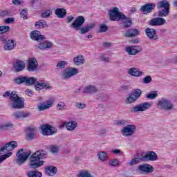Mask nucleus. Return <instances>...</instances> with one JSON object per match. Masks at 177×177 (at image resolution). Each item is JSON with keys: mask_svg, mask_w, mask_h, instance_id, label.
I'll use <instances>...</instances> for the list:
<instances>
[{"mask_svg": "<svg viewBox=\"0 0 177 177\" xmlns=\"http://www.w3.org/2000/svg\"><path fill=\"white\" fill-rule=\"evenodd\" d=\"M52 46H53L52 43L48 40H46L44 41H42L41 43H39L37 48L38 49H40V50H45L46 49H50Z\"/></svg>", "mask_w": 177, "mask_h": 177, "instance_id": "cd10ccee", "label": "nucleus"}, {"mask_svg": "<svg viewBox=\"0 0 177 177\" xmlns=\"http://www.w3.org/2000/svg\"><path fill=\"white\" fill-rule=\"evenodd\" d=\"M51 153H59L60 147L57 145H52L50 147Z\"/></svg>", "mask_w": 177, "mask_h": 177, "instance_id": "09e8293b", "label": "nucleus"}, {"mask_svg": "<svg viewBox=\"0 0 177 177\" xmlns=\"http://www.w3.org/2000/svg\"><path fill=\"white\" fill-rule=\"evenodd\" d=\"M138 100L136 97L133 96L132 93L130 94L129 97H127L126 103H133V102H136Z\"/></svg>", "mask_w": 177, "mask_h": 177, "instance_id": "79ce46f5", "label": "nucleus"}, {"mask_svg": "<svg viewBox=\"0 0 177 177\" xmlns=\"http://www.w3.org/2000/svg\"><path fill=\"white\" fill-rule=\"evenodd\" d=\"M12 156V152H9L6 154L0 156V164L3 162L6 158H9Z\"/></svg>", "mask_w": 177, "mask_h": 177, "instance_id": "c03bdc74", "label": "nucleus"}, {"mask_svg": "<svg viewBox=\"0 0 177 177\" xmlns=\"http://www.w3.org/2000/svg\"><path fill=\"white\" fill-rule=\"evenodd\" d=\"M109 17L112 21H118V20H126L123 21L124 28H128L132 26V19L127 18L124 13L118 10V8L115 7L109 12Z\"/></svg>", "mask_w": 177, "mask_h": 177, "instance_id": "f03ea898", "label": "nucleus"}, {"mask_svg": "<svg viewBox=\"0 0 177 177\" xmlns=\"http://www.w3.org/2000/svg\"><path fill=\"white\" fill-rule=\"evenodd\" d=\"M167 23L165 19L162 18V17H156L155 19H152L149 21V26H164Z\"/></svg>", "mask_w": 177, "mask_h": 177, "instance_id": "6ab92c4d", "label": "nucleus"}, {"mask_svg": "<svg viewBox=\"0 0 177 177\" xmlns=\"http://www.w3.org/2000/svg\"><path fill=\"white\" fill-rule=\"evenodd\" d=\"M66 66H67V62L66 61H59L57 64V68H60V69L65 68Z\"/></svg>", "mask_w": 177, "mask_h": 177, "instance_id": "49530a36", "label": "nucleus"}, {"mask_svg": "<svg viewBox=\"0 0 177 177\" xmlns=\"http://www.w3.org/2000/svg\"><path fill=\"white\" fill-rule=\"evenodd\" d=\"M13 67L15 73H20V71H23L26 68V62L21 60H17Z\"/></svg>", "mask_w": 177, "mask_h": 177, "instance_id": "412c9836", "label": "nucleus"}, {"mask_svg": "<svg viewBox=\"0 0 177 177\" xmlns=\"http://www.w3.org/2000/svg\"><path fill=\"white\" fill-rule=\"evenodd\" d=\"M127 74L131 77H142V75H145L144 72L140 71V70L136 68H129L127 71Z\"/></svg>", "mask_w": 177, "mask_h": 177, "instance_id": "b1692460", "label": "nucleus"}, {"mask_svg": "<svg viewBox=\"0 0 177 177\" xmlns=\"http://www.w3.org/2000/svg\"><path fill=\"white\" fill-rule=\"evenodd\" d=\"M10 11L6 10H3L0 12V16H1L2 17H5V16H10Z\"/></svg>", "mask_w": 177, "mask_h": 177, "instance_id": "4d7b16f0", "label": "nucleus"}, {"mask_svg": "<svg viewBox=\"0 0 177 177\" xmlns=\"http://www.w3.org/2000/svg\"><path fill=\"white\" fill-rule=\"evenodd\" d=\"M152 79H151V76L150 75H147L146 77H145L142 80V82L143 84H150V82H151Z\"/></svg>", "mask_w": 177, "mask_h": 177, "instance_id": "603ef678", "label": "nucleus"}, {"mask_svg": "<svg viewBox=\"0 0 177 177\" xmlns=\"http://www.w3.org/2000/svg\"><path fill=\"white\" fill-rule=\"evenodd\" d=\"M118 127H127L128 125V120H121L117 122Z\"/></svg>", "mask_w": 177, "mask_h": 177, "instance_id": "de8ad7c7", "label": "nucleus"}, {"mask_svg": "<svg viewBox=\"0 0 177 177\" xmlns=\"http://www.w3.org/2000/svg\"><path fill=\"white\" fill-rule=\"evenodd\" d=\"M13 127V124L10 122L5 123L1 126V129L3 131H7V129H10Z\"/></svg>", "mask_w": 177, "mask_h": 177, "instance_id": "37998d69", "label": "nucleus"}, {"mask_svg": "<svg viewBox=\"0 0 177 177\" xmlns=\"http://www.w3.org/2000/svg\"><path fill=\"white\" fill-rule=\"evenodd\" d=\"M23 0H12V3L14 5H21Z\"/></svg>", "mask_w": 177, "mask_h": 177, "instance_id": "e2e57ef3", "label": "nucleus"}, {"mask_svg": "<svg viewBox=\"0 0 177 177\" xmlns=\"http://www.w3.org/2000/svg\"><path fill=\"white\" fill-rule=\"evenodd\" d=\"M10 30V27L9 26H0V34H5V32H8Z\"/></svg>", "mask_w": 177, "mask_h": 177, "instance_id": "8fccbe9b", "label": "nucleus"}, {"mask_svg": "<svg viewBox=\"0 0 177 177\" xmlns=\"http://www.w3.org/2000/svg\"><path fill=\"white\" fill-rule=\"evenodd\" d=\"M103 46L104 48H110L111 46V42L103 43Z\"/></svg>", "mask_w": 177, "mask_h": 177, "instance_id": "338daca9", "label": "nucleus"}, {"mask_svg": "<svg viewBox=\"0 0 177 177\" xmlns=\"http://www.w3.org/2000/svg\"><path fill=\"white\" fill-rule=\"evenodd\" d=\"M141 160L142 161H157L158 156L154 151H148Z\"/></svg>", "mask_w": 177, "mask_h": 177, "instance_id": "2eb2a0df", "label": "nucleus"}, {"mask_svg": "<svg viewBox=\"0 0 177 177\" xmlns=\"http://www.w3.org/2000/svg\"><path fill=\"white\" fill-rule=\"evenodd\" d=\"M77 74H78V69L76 68H69L61 73V78L62 80H70L71 77H74Z\"/></svg>", "mask_w": 177, "mask_h": 177, "instance_id": "ddd939ff", "label": "nucleus"}, {"mask_svg": "<svg viewBox=\"0 0 177 177\" xmlns=\"http://www.w3.org/2000/svg\"><path fill=\"white\" fill-rule=\"evenodd\" d=\"M100 59L102 60V62H105L106 63H109V62H110V58L109 57H105L103 55H100Z\"/></svg>", "mask_w": 177, "mask_h": 177, "instance_id": "680f3d73", "label": "nucleus"}, {"mask_svg": "<svg viewBox=\"0 0 177 177\" xmlns=\"http://www.w3.org/2000/svg\"><path fill=\"white\" fill-rule=\"evenodd\" d=\"M55 15H56L59 19H64V17L67 16V11H66L64 8H57L55 11Z\"/></svg>", "mask_w": 177, "mask_h": 177, "instance_id": "c85d7f7f", "label": "nucleus"}, {"mask_svg": "<svg viewBox=\"0 0 177 177\" xmlns=\"http://www.w3.org/2000/svg\"><path fill=\"white\" fill-rule=\"evenodd\" d=\"M45 174L48 176H55L57 174V167L55 166H47L45 167Z\"/></svg>", "mask_w": 177, "mask_h": 177, "instance_id": "a878e982", "label": "nucleus"}, {"mask_svg": "<svg viewBox=\"0 0 177 177\" xmlns=\"http://www.w3.org/2000/svg\"><path fill=\"white\" fill-rule=\"evenodd\" d=\"M46 151L44 150H39L35 152L29 158V167L35 169L36 168H39L44 165V158H46Z\"/></svg>", "mask_w": 177, "mask_h": 177, "instance_id": "20e7f679", "label": "nucleus"}, {"mask_svg": "<svg viewBox=\"0 0 177 177\" xmlns=\"http://www.w3.org/2000/svg\"><path fill=\"white\" fill-rule=\"evenodd\" d=\"M152 104L153 102H143L135 106H133V108H131V113H139V111H146V110H149V109L151 107Z\"/></svg>", "mask_w": 177, "mask_h": 177, "instance_id": "9b49d317", "label": "nucleus"}, {"mask_svg": "<svg viewBox=\"0 0 177 177\" xmlns=\"http://www.w3.org/2000/svg\"><path fill=\"white\" fill-rule=\"evenodd\" d=\"M57 109L59 111L66 110V109H67V105H66V103H64V102H59L57 104Z\"/></svg>", "mask_w": 177, "mask_h": 177, "instance_id": "a19ab883", "label": "nucleus"}, {"mask_svg": "<svg viewBox=\"0 0 177 177\" xmlns=\"http://www.w3.org/2000/svg\"><path fill=\"white\" fill-rule=\"evenodd\" d=\"M85 23V17L83 16H79L76 17L74 21L71 24V27H73L75 31H80V34L82 35L89 32L91 30L95 28V24H90L84 27L82 25Z\"/></svg>", "mask_w": 177, "mask_h": 177, "instance_id": "7ed1b4c3", "label": "nucleus"}, {"mask_svg": "<svg viewBox=\"0 0 177 177\" xmlns=\"http://www.w3.org/2000/svg\"><path fill=\"white\" fill-rule=\"evenodd\" d=\"M15 21V18L11 17V18H7L5 19V23H7V24H12Z\"/></svg>", "mask_w": 177, "mask_h": 177, "instance_id": "052dcab7", "label": "nucleus"}, {"mask_svg": "<svg viewBox=\"0 0 177 177\" xmlns=\"http://www.w3.org/2000/svg\"><path fill=\"white\" fill-rule=\"evenodd\" d=\"M156 8L158 10V17H167L169 16L171 5L167 0H160L157 3Z\"/></svg>", "mask_w": 177, "mask_h": 177, "instance_id": "39448f33", "label": "nucleus"}, {"mask_svg": "<svg viewBox=\"0 0 177 177\" xmlns=\"http://www.w3.org/2000/svg\"><path fill=\"white\" fill-rule=\"evenodd\" d=\"M41 17L42 19H48V17H50V10H47L43 12L41 14Z\"/></svg>", "mask_w": 177, "mask_h": 177, "instance_id": "a18cd8bd", "label": "nucleus"}, {"mask_svg": "<svg viewBox=\"0 0 177 177\" xmlns=\"http://www.w3.org/2000/svg\"><path fill=\"white\" fill-rule=\"evenodd\" d=\"M12 117L13 118H15V120H20L24 118H27V117H30V113L28 112H23V111H17L13 113L12 115Z\"/></svg>", "mask_w": 177, "mask_h": 177, "instance_id": "393cba45", "label": "nucleus"}, {"mask_svg": "<svg viewBox=\"0 0 177 177\" xmlns=\"http://www.w3.org/2000/svg\"><path fill=\"white\" fill-rule=\"evenodd\" d=\"M8 106L10 109H15V110L24 109V99L19 97L17 94H12L8 102Z\"/></svg>", "mask_w": 177, "mask_h": 177, "instance_id": "423d86ee", "label": "nucleus"}, {"mask_svg": "<svg viewBox=\"0 0 177 177\" xmlns=\"http://www.w3.org/2000/svg\"><path fill=\"white\" fill-rule=\"evenodd\" d=\"M28 177H42V173L38 171L30 170L26 173Z\"/></svg>", "mask_w": 177, "mask_h": 177, "instance_id": "72a5a7b5", "label": "nucleus"}, {"mask_svg": "<svg viewBox=\"0 0 177 177\" xmlns=\"http://www.w3.org/2000/svg\"><path fill=\"white\" fill-rule=\"evenodd\" d=\"M67 23H71L72 20H74V17L70 15L66 17Z\"/></svg>", "mask_w": 177, "mask_h": 177, "instance_id": "0e129e2a", "label": "nucleus"}, {"mask_svg": "<svg viewBox=\"0 0 177 177\" xmlns=\"http://www.w3.org/2000/svg\"><path fill=\"white\" fill-rule=\"evenodd\" d=\"M153 9H156V3H148L141 6L140 10L143 12V13H151Z\"/></svg>", "mask_w": 177, "mask_h": 177, "instance_id": "dca6fc26", "label": "nucleus"}, {"mask_svg": "<svg viewBox=\"0 0 177 177\" xmlns=\"http://www.w3.org/2000/svg\"><path fill=\"white\" fill-rule=\"evenodd\" d=\"M157 106L160 110H167V111H169V110L174 109V104H172L171 100L167 98H162L158 102Z\"/></svg>", "mask_w": 177, "mask_h": 177, "instance_id": "6e6552de", "label": "nucleus"}, {"mask_svg": "<svg viewBox=\"0 0 177 177\" xmlns=\"http://www.w3.org/2000/svg\"><path fill=\"white\" fill-rule=\"evenodd\" d=\"M145 34L147 37H149V39H158V36L157 35V32L156 29L147 28L145 30Z\"/></svg>", "mask_w": 177, "mask_h": 177, "instance_id": "5701e85b", "label": "nucleus"}, {"mask_svg": "<svg viewBox=\"0 0 177 177\" xmlns=\"http://www.w3.org/2000/svg\"><path fill=\"white\" fill-rule=\"evenodd\" d=\"M20 15H21V17H22V19H27V10H26V9L22 10Z\"/></svg>", "mask_w": 177, "mask_h": 177, "instance_id": "bf43d9fd", "label": "nucleus"}, {"mask_svg": "<svg viewBox=\"0 0 177 177\" xmlns=\"http://www.w3.org/2000/svg\"><path fill=\"white\" fill-rule=\"evenodd\" d=\"M136 132V126L135 124H128L121 129V133L125 138H129Z\"/></svg>", "mask_w": 177, "mask_h": 177, "instance_id": "9d476101", "label": "nucleus"}, {"mask_svg": "<svg viewBox=\"0 0 177 177\" xmlns=\"http://www.w3.org/2000/svg\"><path fill=\"white\" fill-rule=\"evenodd\" d=\"M30 37L33 41H42V39H46L45 35H41V32L38 30H33L30 32Z\"/></svg>", "mask_w": 177, "mask_h": 177, "instance_id": "aec40b11", "label": "nucleus"}, {"mask_svg": "<svg viewBox=\"0 0 177 177\" xmlns=\"http://www.w3.org/2000/svg\"><path fill=\"white\" fill-rule=\"evenodd\" d=\"M125 50L128 55H133L142 52V48L138 46H129L125 48Z\"/></svg>", "mask_w": 177, "mask_h": 177, "instance_id": "a211bd4d", "label": "nucleus"}, {"mask_svg": "<svg viewBox=\"0 0 177 177\" xmlns=\"http://www.w3.org/2000/svg\"><path fill=\"white\" fill-rule=\"evenodd\" d=\"M35 27H37V28H48V24L44 20H39L35 23Z\"/></svg>", "mask_w": 177, "mask_h": 177, "instance_id": "c9c22d12", "label": "nucleus"}, {"mask_svg": "<svg viewBox=\"0 0 177 177\" xmlns=\"http://www.w3.org/2000/svg\"><path fill=\"white\" fill-rule=\"evenodd\" d=\"M27 70L30 73L37 71L38 70V62L35 58H30L28 62Z\"/></svg>", "mask_w": 177, "mask_h": 177, "instance_id": "4468645a", "label": "nucleus"}, {"mask_svg": "<svg viewBox=\"0 0 177 177\" xmlns=\"http://www.w3.org/2000/svg\"><path fill=\"white\" fill-rule=\"evenodd\" d=\"M53 99L50 98V100H47L46 103H43L41 105L37 106V109L39 111H44V110H48V109H50V107H52L53 106L54 103Z\"/></svg>", "mask_w": 177, "mask_h": 177, "instance_id": "4be33fe9", "label": "nucleus"}, {"mask_svg": "<svg viewBox=\"0 0 177 177\" xmlns=\"http://www.w3.org/2000/svg\"><path fill=\"white\" fill-rule=\"evenodd\" d=\"M26 95H28V96H32V95H34V93H32V91L28 89L26 91Z\"/></svg>", "mask_w": 177, "mask_h": 177, "instance_id": "69168bd1", "label": "nucleus"}, {"mask_svg": "<svg viewBox=\"0 0 177 177\" xmlns=\"http://www.w3.org/2000/svg\"><path fill=\"white\" fill-rule=\"evenodd\" d=\"M139 162H140V159H139V158H134L129 160V165L130 167H133V165H137Z\"/></svg>", "mask_w": 177, "mask_h": 177, "instance_id": "58836bf2", "label": "nucleus"}, {"mask_svg": "<svg viewBox=\"0 0 177 177\" xmlns=\"http://www.w3.org/2000/svg\"><path fill=\"white\" fill-rule=\"evenodd\" d=\"M17 147V142L11 141L6 144L3 147L0 149V151H12V150H15Z\"/></svg>", "mask_w": 177, "mask_h": 177, "instance_id": "f3484780", "label": "nucleus"}, {"mask_svg": "<svg viewBox=\"0 0 177 177\" xmlns=\"http://www.w3.org/2000/svg\"><path fill=\"white\" fill-rule=\"evenodd\" d=\"M157 96H158V93L157 92V91H151V93H148L146 95L147 99H151V100L156 99Z\"/></svg>", "mask_w": 177, "mask_h": 177, "instance_id": "e433bc0d", "label": "nucleus"}, {"mask_svg": "<svg viewBox=\"0 0 177 177\" xmlns=\"http://www.w3.org/2000/svg\"><path fill=\"white\" fill-rule=\"evenodd\" d=\"M109 30V27H107L105 24L100 25V32H106Z\"/></svg>", "mask_w": 177, "mask_h": 177, "instance_id": "5fc2aeb1", "label": "nucleus"}, {"mask_svg": "<svg viewBox=\"0 0 177 177\" xmlns=\"http://www.w3.org/2000/svg\"><path fill=\"white\" fill-rule=\"evenodd\" d=\"M40 133H42L44 136H50V135H55V133H57V130L55 127L45 124L41 126Z\"/></svg>", "mask_w": 177, "mask_h": 177, "instance_id": "0eeeda50", "label": "nucleus"}, {"mask_svg": "<svg viewBox=\"0 0 177 177\" xmlns=\"http://www.w3.org/2000/svg\"><path fill=\"white\" fill-rule=\"evenodd\" d=\"M136 171L140 174H151L154 171V167L150 164L144 163L138 165Z\"/></svg>", "mask_w": 177, "mask_h": 177, "instance_id": "f8f14e48", "label": "nucleus"}, {"mask_svg": "<svg viewBox=\"0 0 177 177\" xmlns=\"http://www.w3.org/2000/svg\"><path fill=\"white\" fill-rule=\"evenodd\" d=\"M97 156L101 161H106L107 160V153L106 151L98 152Z\"/></svg>", "mask_w": 177, "mask_h": 177, "instance_id": "4c0bfd02", "label": "nucleus"}, {"mask_svg": "<svg viewBox=\"0 0 177 177\" xmlns=\"http://www.w3.org/2000/svg\"><path fill=\"white\" fill-rule=\"evenodd\" d=\"M26 137L28 139L31 140L34 139L35 136V128L34 127H28L26 129Z\"/></svg>", "mask_w": 177, "mask_h": 177, "instance_id": "2f4dec72", "label": "nucleus"}, {"mask_svg": "<svg viewBox=\"0 0 177 177\" xmlns=\"http://www.w3.org/2000/svg\"><path fill=\"white\" fill-rule=\"evenodd\" d=\"M14 82L17 85H20L21 84H24V85H26V86L35 85V89L37 91H41V89H44V88H46V89L50 88V86L45 82V81L38 80V78L35 77L19 75L14 79Z\"/></svg>", "mask_w": 177, "mask_h": 177, "instance_id": "f257e3e1", "label": "nucleus"}, {"mask_svg": "<svg viewBox=\"0 0 177 177\" xmlns=\"http://www.w3.org/2000/svg\"><path fill=\"white\" fill-rule=\"evenodd\" d=\"M23 149H20L17 152L16 164H17V165H23V164L28 160V157H30L31 154L28 152H23Z\"/></svg>", "mask_w": 177, "mask_h": 177, "instance_id": "1a4fd4ad", "label": "nucleus"}, {"mask_svg": "<svg viewBox=\"0 0 177 177\" xmlns=\"http://www.w3.org/2000/svg\"><path fill=\"white\" fill-rule=\"evenodd\" d=\"M118 160L117 159H112L109 161V165L111 167H117L118 165Z\"/></svg>", "mask_w": 177, "mask_h": 177, "instance_id": "6e6d98bb", "label": "nucleus"}, {"mask_svg": "<svg viewBox=\"0 0 177 177\" xmlns=\"http://www.w3.org/2000/svg\"><path fill=\"white\" fill-rule=\"evenodd\" d=\"M136 35H139V30H138V29L131 28L126 32L124 37H127V38H131L132 37H136Z\"/></svg>", "mask_w": 177, "mask_h": 177, "instance_id": "7c9ffc66", "label": "nucleus"}, {"mask_svg": "<svg viewBox=\"0 0 177 177\" xmlns=\"http://www.w3.org/2000/svg\"><path fill=\"white\" fill-rule=\"evenodd\" d=\"M99 89L97 87L93 85H88L84 87L83 90V93H88L89 95H93V93H96Z\"/></svg>", "mask_w": 177, "mask_h": 177, "instance_id": "bb28decb", "label": "nucleus"}, {"mask_svg": "<svg viewBox=\"0 0 177 177\" xmlns=\"http://www.w3.org/2000/svg\"><path fill=\"white\" fill-rule=\"evenodd\" d=\"M112 153H113V154H121V150L114 149L112 151Z\"/></svg>", "mask_w": 177, "mask_h": 177, "instance_id": "774afa93", "label": "nucleus"}, {"mask_svg": "<svg viewBox=\"0 0 177 177\" xmlns=\"http://www.w3.org/2000/svg\"><path fill=\"white\" fill-rule=\"evenodd\" d=\"M13 95H16V93L15 91L12 92H10V91H6L3 95V97H10H10H12V96Z\"/></svg>", "mask_w": 177, "mask_h": 177, "instance_id": "864d4df0", "label": "nucleus"}, {"mask_svg": "<svg viewBox=\"0 0 177 177\" xmlns=\"http://www.w3.org/2000/svg\"><path fill=\"white\" fill-rule=\"evenodd\" d=\"M85 104L82 103V102H77L75 104V107L77 109H80V110H83V109H85Z\"/></svg>", "mask_w": 177, "mask_h": 177, "instance_id": "13d9d810", "label": "nucleus"}, {"mask_svg": "<svg viewBox=\"0 0 177 177\" xmlns=\"http://www.w3.org/2000/svg\"><path fill=\"white\" fill-rule=\"evenodd\" d=\"M131 95H133V96L138 100L142 95V90L136 88V90H134V92L131 93Z\"/></svg>", "mask_w": 177, "mask_h": 177, "instance_id": "ea45409f", "label": "nucleus"}, {"mask_svg": "<svg viewBox=\"0 0 177 177\" xmlns=\"http://www.w3.org/2000/svg\"><path fill=\"white\" fill-rule=\"evenodd\" d=\"M65 127L68 131H74L77 128V122H68L66 124Z\"/></svg>", "mask_w": 177, "mask_h": 177, "instance_id": "f704fd0d", "label": "nucleus"}, {"mask_svg": "<svg viewBox=\"0 0 177 177\" xmlns=\"http://www.w3.org/2000/svg\"><path fill=\"white\" fill-rule=\"evenodd\" d=\"M73 62L76 66H82L85 63V58L84 56L79 55L73 59Z\"/></svg>", "mask_w": 177, "mask_h": 177, "instance_id": "473e14b6", "label": "nucleus"}, {"mask_svg": "<svg viewBox=\"0 0 177 177\" xmlns=\"http://www.w3.org/2000/svg\"><path fill=\"white\" fill-rule=\"evenodd\" d=\"M39 1L38 0H32L31 6L33 9H39Z\"/></svg>", "mask_w": 177, "mask_h": 177, "instance_id": "3c124183", "label": "nucleus"}, {"mask_svg": "<svg viewBox=\"0 0 177 177\" xmlns=\"http://www.w3.org/2000/svg\"><path fill=\"white\" fill-rule=\"evenodd\" d=\"M15 46H16V44H15V40H8L3 46V49L4 50L8 51L13 50V49H15Z\"/></svg>", "mask_w": 177, "mask_h": 177, "instance_id": "c756f323", "label": "nucleus"}]
</instances>
